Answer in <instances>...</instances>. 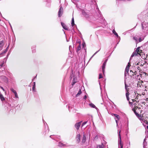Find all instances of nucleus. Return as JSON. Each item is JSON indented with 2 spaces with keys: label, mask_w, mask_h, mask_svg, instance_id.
<instances>
[{
  "label": "nucleus",
  "mask_w": 148,
  "mask_h": 148,
  "mask_svg": "<svg viewBox=\"0 0 148 148\" xmlns=\"http://www.w3.org/2000/svg\"><path fill=\"white\" fill-rule=\"evenodd\" d=\"M121 131H119V132L118 131V134L119 136V146L121 148H123V145L121 142V138L120 135Z\"/></svg>",
  "instance_id": "obj_1"
},
{
  "label": "nucleus",
  "mask_w": 148,
  "mask_h": 148,
  "mask_svg": "<svg viewBox=\"0 0 148 148\" xmlns=\"http://www.w3.org/2000/svg\"><path fill=\"white\" fill-rule=\"evenodd\" d=\"M63 9L62 6L60 7L59 11L58 12V15L59 17H61L63 13Z\"/></svg>",
  "instance_id": "obj_2"
},
{
  "label": "nucleus",
  "mask_w": 148,
  "mask_h": 148,
  "mask_svg": "<svg viewBox=\"0 0 148 148\" xmlns=\"http://www.w3.org/2000/svg\"><path fill=\"white\" fill-rule=\"evenodd\" d=\"M108 60V59H106L105 60V61L104 62L103 66H102V72L103 73H104V71H105V66L106 65L107 62Z\"/></svg>",
  "instance_id": "obj_3"
},
{
  "label": "nucleus",
  "mask_w": 148,
  "mask_h": 148,
  "mask_svg": "<svg viewBox=\"0 0 148 148\" xmlns=\"http://www.w3.org/2000/svg\"><path fill=\"white\" fill-rule=\"evenodd\" d=\"M131 65L130 63V62L128 63V64L127 66H126V68L125 70V73H128L129 70V67Z\"/></svg>",
  "instance_id": "obj_4"
},
{
  "label": "nucleus",
  "mask_w": 148,
  "mask_h": 148,
  "mask_svg": "<svg viewBox=\"0 0 148 148\" xmlns=\"http://www.w3.org/2000/svg\"><path fill=\"white\" fill-rule=\"evenodd\" d=\"M126 90V98H127V101H129V103H132V102H130L129 101V92H128V90Z\"/></svg>",
  "instance_id": "obj_5"
},
{
  "label": "nucleus",
  "mask_w": 148,
  "mask_h": 148,
  "mask_svg": "<svg viewBox=\"0 0 148 148\" xmlns=\"http://www.w3.org/2000/svg\"><path fill=\"white\" fill-rule=\"evenodd\" d=\"M81 122H79L76 123L75 124V127L76 128V129L77 130H79V127L80 126V125L81 124Z\"/></svg>",
  "instance_id": "obj_6"
},
{
  "label": "nucleus",
  "mask_w": 148,
  "mask_h": 148,
  "mask_svg": "<svg viewBox=\"0 0 148 148\" xmlns=\"http://www.w3.org/2000/svg\"><path fill=\"white\" fill-rule=\"evenodd\" d=\"M140 47H138L136 50V51L138 52V54L141 56L143 52L142 50L140 49Z\"/></svg>",
  "instance_id": "obj_7"
},
{
  "label": "nucleus",
  "mask_w": 148,
  "mask_h": 148,
  "mask_svg": "<svg viewBox=\"0 0 148 148\" xmlns=\"http://www.w3.org/2000/svg\"><path fill=\"white\" fill-rule=\"evenodd\" d=\"M80 135L79 134H77L76 136V139L78 143H79L80 141Z\"/></svg>",
  "instance_id": "obj_8"
},
{
  "label": "nucleus",
  "mask_w": 148,
  "mask_h": 148,
  "mask_svg": "<svg viewBox=\"0 0 148 148\" xmlns=\"http://www.w3.org/2000/svg\"><path fill=\"white\" fill-rule=\"evenodd\" d=\"M89 105L90 107L92 108H95L97 110V112L98 111L99 109L93 104L92 103H90L89 104Z\"/></svg>",
  "instance_id": "obj_9"
},
{
  "label": "nucleus",
  "mask_w": 148,
  "mask_h": 148,
  "mask_svg": "<svg viewBox=\"0 0 148 148\" xmlns=\"http://www.w3.org/2000/svg\"><path fill=\"white\" fill-rule=\"evenodd\" d=\"M61 24L63 28L66 30H68V28L66 25L64 23L61 22Z\"/></svg>",
  "instance_id": "obj_10"
},
{
  "label": "nucleus",
  "mask_w": 148,
  "mask_h": 148,
  "mask_svg": "<svg viewBox=\"0 0 148 148\" xmlns=\"http://www.w3.org/2000/svg\"><path fill=\"white\" fill-rule=\"evenodd\" d=\"M138 54V52L136 51V50L135 51V52H134L132 55H131L130 59V60H131V59H132V58L134 56H136Z\"/></svg>",
  "instance_id": "obj_11"
},
{
  "label": "nucleus",
  "mask_w": 148,
  "mask_h": 148,
  "mask_svg": "<svg viewBox=\"0 0 148 148\" xmlns=\"http://www.w3.org/2000/svg\"><path fill=\"white\" fill-rule=\"evenodd\" d=\"M86 134H84L83 135V139L82 140V142L83 143H84L86 141Z\"/></svg>",
  "instance_id": "obj_12"
},
{
  "label": "nucleus",
  "mask_w": 148,
  "mask_h": 148,
  "mask_svg": "<svg viewBox=\"0 0 148 148\" xmlns=\"http://www.w3.org/2000/svg\"><path fill=\"white\" fill-rule=\"evenodd\" d=\"M82 14L84 16H85L86 18H88L89 17V15L84 10L82 11Z\"/></svg>",
  "instance_id": "obj_13"
},
{
  "label": "nucleus",
  "mask_w": 148,
  "mask_h": 148,
  "mask_svg": "<svg viewBox=\"0 0 148 148\" xmlns=\"http://www.w3.org/2000/svg\"><path fill=\"white\" fill-rule=\"evenodd\" d=\"M112 116H114L115 118H116V119H118V120H119L120 117L119 116V115L114 114H111Z\"/></svg>",
  "instance_id": "obj_14"
},
{
  "label": "nucleus",
  "mask_w": 148,
  "mask_h": 148,
  "mask_svg": "<svg viewBox=\"0 0 148 148\" xmlns=\"http://www.w3.org/2000/svg\"><path fill=\"white\" fill-rule=\"evenodd\" d=\"M139 80L138 81L137 86H140L142 85V83L143 82V81L140 80Z\"/></svg>",
  "instance_id": "obj_15"
},
{
  "label": "nucleus",
  "mask_w": 148,
  "mask_h": 148,
  "mask_svg": "<svg viewBox=\"0 0 148 148\" xmlns=\"http://www.w3.org/2000/svg\"><path fill=\"white\" fill-rule=\"evenodd\" d=\"M97 148H104V145L103 143H102L101 145H97Z\"/></svg>",
  "instance_id": "obj_16"
},
{
  "label": "nucleus",
  "mask_w": 148,
  "mask_h": 148,
  "mask_svg": "<svg viewBox=\"0 0 148 148\" xmlns=\"http://www.w3.org/2000/svg\"><path fill=\"white\" fill-rule=\"evenodd\" d=\"M71 26L72 27H73L74 25H75V23H74V18L73 17L72 19V21H71Z\"/></svg>",
  "instance_id": "obj_17"
},
{
  "label": "nucleus",
  "mask_w": 148,
  "mask_h": 148,
  "mask_svg": "<svg viewBox=\"0 0 148 148\" xmlns=\"http://www.w3.org/2000/svg\"><path fill=\"white\" fill-rule=\"evenodd\" d=\"M133 39L134 40L136 44L138 43V40L137 38L136 37H134L133 38Z\"/></svg>",
  "instance_id": "obj_18"
},
{
  "label": "nucleus",
  "mask_w": 148,
  "mask_h": 148,
  "mask_svg": "<svg viewBox=\"0 0 148 148\" xmlns=\"http://www.w3.org/2000/svg\"><path fill=\"white\" fill-rule=\"evenodd\" d=\"M82 93L81 89H79V90L77 94H76V97H78Z\"/></svg>",
  "instance_id": "obj_19"
},
{
  "label": "nucleus",
  "mask_w": 148,
  "mask_h": 148,
  "mask_svg": "<svg viewBox=\"0 0 148 148\" xmlns=\"http://www.w3.org/2000/svg\"><path fill=\"white\" fill-rule=\"evenodd\" d=\"M76 79L75 78H74L73 80V82L72 83V85L73 86L75 84L76 82Z\"/></svg>",
  "instance_id": "obj_20"
},
{
  "label": "nucleus",
  "mask_w": 148,
  "mask_h": 148,
  "mask_svg": "<svg viewBox=\"0 0 148 148\" xmlns=\"http://www.w3.org/2000/svg\"><path fill=\"white\" fill-rule=\"evenodd\" d=\"M112 33L117 37H119L118 34L116 32L114 29H113L112 30Z\"/></svg>",
  "instance_id": "obj_21"
},
{
  "label": "nucleus",
  "mask_w": 148,
  "mask_h": 148,
  "mask_svg": "<svg viewBox=\"0 0 148 148\" xmlns=\"http://www.w3.org/2000/svg\"><path fill=\"white\" fill-rule=\"evenodd\" d=\"M142 75L141 74H139V75H138L137 76V79L138 80H140V78L141 77Z\"/></svg>",
  "instance_id": "obj_22"
},
{
  "label": "nucleus",
  "mask_w": 148,
  "mask_h": 148,
  "mask_svg": "<svg viewBox=\"0 0 148 148\" xmlns=\"http://www.w3.org/2000/svg\"><path fill=\"white\" fill-rule=\"evenodd\" d=\"M35 87H36V86H35L34 85H33L32 88V91L33 92H35L36 91Z\"/></svg>",
  "instance_id": "obj_23"
},
{
  "label": "nucleus",
  "mask_w": 148,
  "mask_h": 148,
  "mask_svg": "<svg viewBox=\"0 0 148 148\" xmlns=\"http://www.w3.org/2000/svg\"><path fill=\"white\" fill-rule=\"evenodd\" d=\"M3 46V42L1 41L0 42V50L1 49V48Z\"/></svg>",
  "instance_id": "obj_24"
},
{
  "label": "nucleus",
  "mask_w": 148,
  "mask_h": 148,
  "mask_svg": "<svg viewBox=\"0 0 148 148\" xmlns=\"http://www.w3.org/2000/svg\"><path fill=\"white\" fill-rule=\"evenodd\" d=\"M81 45H79V46L77 48V52H78L81 49Z\"/></svg>",
  "instance_id": "obj_25"
},
{
  "label": "nucleus",
  "mask_w": 148,
  "mask_h": 148,
  "mask_svg": "<svg viewBox=\"0 0 148 148\" xmlns=\"http://www.w3.org/2000/svg\"><path fill=\"white\" fill-rule=\"evenodd\" d=\"M64 145H63L62 143L60 142H59L58 144V146L60 147H62Z\"/></svg>",
  "instance_id": "obj_26"
},
{
  "label": "nucleus",
  "mask_w": 148,
  "mask_h": 148,
  "mask_svg": "<svg viewBox=\"0 0 148 148\" xmlns=\"http://www.w3.org/2000/svg\"><path fill=\"white\" fill-rule=\"evenodd\" d=\"M10 90H11V91L13 92L14 94L16 92V91L15 90H14L13 88H11L10 89Z\"/></svg>",
  "instance_id": "obj_27"
},
{
  "label": "nucleus",
  "mask_w": 148,
  "mask_h": 148,
  "mask_svg": "<svg viewBox=\"0 0 148 148\" xmlns=\"http://www.w3.org/2000/svg\"><path fill=\"white\" fill-rule=\"evenodd\" d=\"M99 51V50H98V51H96L94 54L91 57V58H90V59L89 60H90L93 57V56L95 55L97 53H98V52Z\"/></svg>",
  "instance_id": "obj_28"
},
{
  "label": "nucleus",
  "mask_w": 148,
  "mask_h": 148,
  "mask_svg": "<svg viewBox=\"0 0 148 148\" xmlns=\"http://www.w3.org/2000/svg\"><path fill=\"white\" fill-rule=\"evenodd\" d=\"M143 40V39H142L141 38H139L138 40V42H141V41H142Z\"/></svg>",
  "instance_id": "obj_29"
},
{
  "label": "nucleus",
  "mask_w": 148,
  "mask_h": 148,
  "mask_svg": "<svg viewBox=\"0 0 148 148\" xmlns=\"http://www.w3.org/2000/svg\"><path fill=\"white\" fill-rule=\"evenodd\" d=\"M127 87L128 86H127V85L126 84H125V89H126V90H129V89L127 88Z\"/></svg>",
  "instance_id": "obj_30"
},
{
  "label": "nucleus",
  "mask_w": 148,
  "mask_h": 148,
  "mask_svg": "<svg viewBox=\"0 0 148 148\" xmlns=\"http://www.w3.org/2000/svg\"><path fill=\"white\" fill-rule=\"evenodd\" d=\"M14 94L15 96V97L16 98H18V95H17V93L16 92Z\"/></svg>",
  "instance_id": "obj_31"
},
{
  "label": "nucleus",
  "mask_w": 148,
  "mask_h": 148,
  "mask_svg": "<svg viewBox=\"0 0 148 148\" xmlns=\"http://www.w3.org/2000/svg\"><path fill=\"white\" fill-rule=\"evenodd\" d=\"M102 78V75L100 73L99 74V79H100L101 78Z\"/></svg>",
  "instance_id": "obj_32"
},
{
  "label": "nucleus",
  "mask_w": 148,
  "mask_h": 148,
  "mask_svg": "<svg viewBox=\"0 0 148 148\" xmlns=\"http://www.w3.org/2000/svg\"><path fill=\"white\" fill-rule=\"evenodd\" d=\"M145 139H144V143H143V147H144V148H146V147H145V144H146V143H145Z\"/></svg>",
  "instance_id": "obj_33"
},
{
  "label": "nucleus",
  "mask_w": 148,
  "mask_h": 148,
  "mask_svg": "<svg viewBox=\"0 0 148 148\" xmlns=\"http://www.w3.org/2000/svg\"><path fill=\"white\" fill-rule=\"evenodd\" d=\"M87 121H85V122H84V123H83L82 125V127H83L84 125L85 124H86L87 123Z\"/></svg>",
  "instance_id": "obj_34"
},
{
  "label": "nucleus",
  "mask_w": 148,
  "mask_h": 148,
  "mask_svg": "<svg viewBox=\"0 0 148 148\" xmlns=\"http://www.w3.org/2000/svg\"><path fill=\"white\" fill-rule=\"evenodd\" d=\"M135 114L137 116H139V114L138 113H137L136 112H135Z\"/></svg>",
  "instance_id": "obj_35"
},
{
  "label": "nucleus",
  "mask_w": 148,
  "mask_h": 148,
  "mask_svg": "<svg viewBox=\"0 0 148 148\" xmlns=\"http://www.w3.org/2000/svg\"><path fill=\"white\" fill-rule=\"evenodd\" d=\"M7 51V50H6L5 51H3V53H2V54H4L5 53H6Z\"/></svg>",
  "instance_id": "obj_36"
},
{
  "label": "nucleus",
  "mask_w": 148,
  "mask_h": 148,
  "mask_svg": "<svg viewBox=\"0 0 148 148\" xmlns=\"http://www.w3.org/2000/svg\"><path fill=\"white\" fill-rule=\"evenodd\" d=\"M115 121H116V125L117 126H118V119L117 120H116V118H115Z\"/></svg>",
  "instance_id": "obj_37"
},
{
  "label": "nucleus",
  "mask_w": 148,
  "mask_h": 148,
  "mask_svg": "<svg viewBox=\"0 0 148 148\" xmlns=\"http://www.w3.org/2000/svg\"><path fill=\"white\" fill-rule=\"evenodd\" d=\"M0 88L2 89L3 90V91H5V90H4V89L3 88V87H1V86L0 87Z\"/></svg>",
  "instance_id": "obj_38"
},
{
  "label": "nucleus",
  "mask_w": 148,
  "mask_h": 148,
  "mask_svg": "<svg viewBox=\"0 0 148 148\" xmlns=\"http://www.w3.org/2000/svg\"><path fill=\"white\" fill-rule=\"evenodd\" d=\"M73 76V74L72 75V74H71L70 75V77L71 78V79H72V77Z\"/></svg>",
  "instance_id": "obj_39"
},
{
  "label": "nucleus",
  "mask_w": 148,
  "mask_h": 148,
  "mask_svg": "<svg viewBox=\"0 0 148 148\" xmlns=\"http://www.w3.org/2000/svg\"><path fill=\"white\" fill-rule=\"evenodd\" d=\"M86 98H87L86 96V95H85L84 97V99H86Z\"/></svg>",
  "instance_id": "obj_40"
},
{
  "label": "nucleus",
  "mask_w": 148,
  "mask_h": 148,
  "mask_svg": "<svg viewBox=\"0 0 148 148\" xmlns=\"http://www.w3.org/2000/svg\"><path fill=\"white\" fill-rule=\"evenodd\" d=\"M132 110L134 113L135 112H136L134 108L132 109Z\"/></svg>",
  "instance_id": "obj_41"
},
{
  "label": "nucleus",
  "mask_w": 148,
  "mask_h": 148,
  "mask_svg": "<svg viewBox=\"0 0 148 148\" xmlns=\"http://www.w3.org/2000/svg\"><path fill=\"white\" fill-rule=\"evenodd\" d=\"M98 138V136H96L95 137V138Z\"/></svg>",
  "instance_id": "obj_42"
},
{
  "label": "nucleus",
  "mask_w": 148,
  "mask_h": 148,
  "mask_svg": "<svg viewBox=\"0 0 148 148\" xmlns=\"http://www.w3.org/2000/svg\"><path fill=\"white\" fill-rule=\"evenodd\" d=\"M3 63H2V64H1L0 65V66H1V67H2V66H3Z\"/></svg>",
  "instance_id": "obj_43"
},
{
  "label": "nucleus",
  "mask_w": 148,
  "mask_h": 148,
  "mask_svg": "<svg viewBox=\"0 0 148 148\" xmlns=\"http://www.w3.org/2000/svg\"><path fill=\"white\" fill-rule=\"evenodd\" d=\"M33 83L34 84L33 85H34L35 86H36V83L35 82H34Z\"/></svg>",
  "instance_id": "obj_44"
},
{
  "label": "nucleus",
  "mask_w": 148,
  "mask_h": 148,
  "mask_svg": "<svg viewBox=\"0 0 148 148\" xmlns=\"http://www.w3.org/2000/svg\"><path fill=\"white\" fill-rule=\"evenodd\" d=\"M36 77H34V79H32V81H34V79L35 78H36Z\"/></svg>",
  "instance_id": "obj_45"
},
{
  "label": "nucleus",
  "mask_w": 148,
  "mask_h": 148,
  "mask_svg": "<svg viewBox=\"0 0 148 148\" xmlns=\"http://www.w3.org/2000/svg\"><path fill=\"white\" fill-rule=\"evenodd\" d=\"M139 62H138L137 63H136V65H138L139 64Z\"/></svg>",
  "instance_id": "obj_46"
},
{
  "label": "nucleus",
  "mask_w": 148,
  "mask_h": 148,
  "mask_svg": "<svg viewBox=\"0 0 148 148\" xmlns=\"http://www.w3.org/2000/svg\"><path fill=\"white\" fill-rule=\"evenodd\" d=\"M132 101L133 102H134L135 101V99H132Z\"/></svg>",
  "instance_id": "obj_47"
},
{
  "label": "nucleus",
  "mask_w": 148,
  "mask_h": 148,
  "mask_svg": "<svg viewBox=\"0 0 148 148\" xmlns=\"http://www.w3.org/2000/svg\"><path fill=\"white\" fill-rule=\"evenodd\" d=\"M142 28H143V25L142 24Z\"/></svg>",
  "instance_id": "obj_48"
},
{
  "label": "nucleus",
  "mask_w": 148,
  "mask_h": 148,
  "mask_svg": "<svg viewBox=\"0 0 148 148\" xmlns=\"http://www.w3.org/2000/svg\"><path fill=\"white\" fill-rule=\"evenodd\" d=\"M147 128L148 129V125H147Z\"/></svg>",
  "instance_id": "obj_49"
},
{
  "label": "nucleus",
  "mask_w": 148,
  "mask_h": 148,
  "mask_svg": "<svg viewBox=\"0 0 148 148\" xmlns=\"http://www.w3.org/2000/svg\"><path fill=\"white\" fill-rule=\"evenodd\" d=\"M82 47H84V45L83 44V45H82Z\"/></svg>",
  "instance_id": "obj_50"
},
{
  "label": "nucleus",
  "mask_w": 148,
  "mask_h": 148,
  "mask_svg": "<svg viewBox=\"0 0 148 148\" xmlns=\"http://www.w3.org/2000/svg\"><path fill=\"white\" fill-rule=\"evenodd\" d=\"M52 136V135H51L50 136V137H51V136Z\"/></svg>",
  "instance_id": "obj_51"
},
{
  "label": "nucleus",
  "mask_w": 148,
  "mask_h": 148,
  "mask_svg": "<svg viewBox=\"0 0 148 148\" xmlns=\"http://www.w3.org/2000/svg\"><path fill=\"white\" fill-rule=\"evenodd\" d=\"M139 69H140L139 67V68H138V69H139Z\"/></svg>",
  "instance_id": "obj_52"
},
{
  "label": "nucleus",
  "mask_w": 148,
  "mask_h": 148,
  "mask_svg": "<svg viewBox=\"0 0 148 148\" xmlns=\"http://www.w3.org/2000/svg\"><path fill=\"white\" fill-rule=\"evenodd\" d=\"M5 94H6V92H5Z\"/></svg>",
  "instance_id": "obj_53"
},
{
  "label": "nucleus",
  "mask_w": 148,
  "mask_h": 148,
  "mask_svg": "<svg viewBox=\"0 0 148 148\" xmlns=\"http://www.w3.org/2000/svg\"><path fill=\"white\" fill-rule=\"evenodd\" d=\"M119 38L120 39V37H119Z\"/></svg>",
  "instance_id": "obj_54"
}]
</instances>
